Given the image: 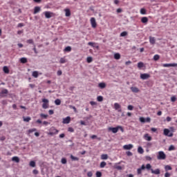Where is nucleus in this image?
I'll list each match as a JSON object with an SVG mask.
<instances>
[{"instance_id": "nucleus-20", "label": "nucleus", "mask_w": 177, "mask_h": 177, "mask_svg": "<svg viewBox=\"0 0 177 177\" xmlns=\"http://www.w3.org/2000/svg\"><path fill=\"white\" fill-rule=\"evenodd\" d=\"M12 161H15V162H20V159L17 156H14L12 158Z\"/></svg>"}, {"instance_id": "nucleus-44", "label": "nucleus", "mask_w": 177, "mask_h": 177, "mask_svg": "<svg viewBox=\"0 0 177 177\" xmlns=\"http://www.w3.org/2000/svg\"><path fill=\"white\" fill-rule=\"evenodd\" d=\"M29 165L32 167H35V162L34 160L30 161Z\"/></svg>"}, {"instance_id": "nucleus-60", "label": "nucleus", "mask_w": 177, "mask_h": 177, "mask_svg": "<svg viewBox=\"0 0 177 177\" xmlns=\"http://www.w3.org/2000/svg\"><path fill=\"white\" fill-rule=\"evenodd\" d=\"M90 104H91V106H96L97 103L94 101H91Z\"/></svg>"}, {"instance_id": "nucleus-22", "label": "nucleus", "mask_w": 177, "mask_h": 177, "mask_svg": "<svg viewBox=\"0 0 177 177\" xmlns=\"http://www.w3.org/2000/svg\"><path fill=\"white\" fill-rule=\"evenodd\" d=\"M3 71L5 74H9V68L8 66H3Z\"/></svg>"}, {"instance_id": "nucleus-25", "label": "nucleus", "mask_w": 177, "mask_h": 177, "mask_svg": "<svg viewBox=\"0 0 177 177\" xmlns=\"http://www.w3.org/2000/svg\"><path fill=\"white\" fill-rule=\"evenodd\" d=\"M138 152L140 153V154H143V153H145V150H143V148H142V147H139L138 148Z\"/></svg>"}, {"instance_id": "nucleus-47", "label": "nucleus", "mask_w": 177, "mask_h": 177, "mask_svg": "<svg viewBox=\"0 0 177 177\" xmlns=\"http://www.w3.org/2000/svg\"><path fill=\"white\" fill-rule=\"evenodd\" d=\"M172 150H175V147L174 145H170L169 147V151H172Z\"/></svg>"}, {"instance_id": "nucleus-57", "label": "nucleus", "mask_w": 177, "mask_h": 177, "mask_svg": "<svg viewBox=\"0 0 177 177\" xmlns=\"http://www.w3.org/2000/svg\"><path fill=\"white\" fill-rule=\"evenodd\" d=\"M93 175V174L92 173V171H88L87 173V176H88V177H92Z\"/></svg>"}, {"instance_id": "nucleus-32", "label": "nucleus", "mask_w": 177, "mask_h": 177, "mask_svg": "<svg viewBox=\"0 0 177 177\" xmlns=\"http://www.w3.org/2000/svg\"><path fill=\"white\" fill-rule=\"evenodd\" d=\"M115 169H118V171H121V169H122V166H120L119 165H115Z\"/></svg>"}, {"instance_id": "nucleus-24", "label": "nucleus", "mask_w": 177, "mask_h": 177, "mask_svg": "<svg viewBox=\"0 0 177 177\" xmlns=\"http://www.w3.org/2000/svg\"><path fill=\"white\" fill-rule=\"evenodd\" d=\"M71 159L72 160V161H79L80 158L78 157H75L73 155H71Z\"/></svg>"}, {"instance_id": "nucleus-7", "label": "nucleus", "mask_w": 177, "mask_h": 177, "mask_svg": "<svg viewBox=\"0 0 177 177\" xmlns=\"http://www.w3.org/2000/svg\"><path fill=\"white\" fill-rule=\"evenodd\" d=\"M44 13L46 19H50V17H53V16H55V14L53 12L49 11H46Z\"/></svg>"}, {"instance_id": "nucleus-13", "label": "nucleus", "mask_w": 177, "mask_h": 177, "mask_svg": "<svg viewBox=\"0 0 177 177\" xmlns=\"http://www.w3.org/2000/svg\"><path fill=\"white\" fill-rule=\"evenodd\" d=\"M39 12H41V7L39 6L35 7L33 15H37V13H39Z\"/></svg>"}, {"instance_id": "nucleus-11", "label": "nucleus", "mask_w": 177, "mask_h": 177, "mask_svg": "<svg viewBox=\"0 0 177 177\" xmlns=\"http://www.w3.org/2000/svg\"><path fill=\"white\" fill-rule=\"evenodd\" d=\"M151 174H154V175H160V169H156L153 170V169H151Z\"/></svg>"}, {"instance_id": "nucleus-48", "label": "nucleus", "mask_w": 177, "mask_h": 177, "mask_svg": "<svg viewBox=\"0 0 177 177\" xmlns=\"http://www.w3.org/2000/svg\"><path fill=\"white\" fill-rule=\"evenodd\" d=\"M61 162H62V164H67V159L63 158L62 159V160H61Z\"/></svg>"}, {"instance_id": "nucleus-63", "label": "nucleus", "mask_w": 177, "mask_h": 177, "mask_svg": "<svg viewBox=\"0 0 177 177\" xmlns=\"http://www.w3.org/2000/svg\"><path fill=\"white\" fill-rule=\"evenodd\" d=\"M54 113H55V112H54L53 110H52V109H50V110L48 111V113L50 114V115H53Z\"/></svg>"}, {"instance_id": "nucleus-17", "label": "nucleus", "mask_w": 177, "mask_h": 177, "mask_svg": "<svg viewBox=\"0 0 177 177\" xmlns=\"http://www.w3.org/2000/svg\"><path fill=\"white\" fill-rule=\"evenodd\" d=\"M149 42L151 45H154V44H156V38L150 36L149 37Z\"/></svg>"}, {"instance_id": "nucleus-10", "label": "nucleus", "mask_w": 177, "mask_h": 177, "mask_svg": "<svg viewBox=\"0 0 177 177\" xmlns=\"http://www.w3.org/2000/svg\"><path fill=\"white\" fill-rule=\"evenodd\" d=\"M64 12H65V16L66 17H70L71 16V11H70V9L68 8L64 9Z\"/></svg>"}, {"instance_id": "nucleus-37", "label": "nucleus", "mask_w": 177, "mask_h": 177, "mask_svg": "<svg viewBox=\"0 0 177 177\" xmlns=\"http://www.w3.org/2000/svg\"><path fill=\"white\" fill-rule=\"evenodd\" d=\"M165 169L166 171H171L172 169V167L171 166H169V165H166L165 167Z\"/></svg>"}, {"instance_id": "nucleus-49", "label": "nucleus", "mask_w": 177, "mask_h": 177, "mask_svg": "<svg viewBox=\"0 0 177 177\" xmlns=\"http://www.w3.org/2000/svg\"><path fill=\"white\" fill-rule=\"evenodd\" d=\"M32 50L36 55L38 54V51L37 50V47H36L35 44H34Z\"/></svg>"}, {"instance_id": "nucleus-55", "label": "nucleus", "mask_w": 177, "mask_h": 177, "mask_svg": "<svg viewBox=\"0 0 177 177\" xmlns=\"http://www.w3.org/2000/svg\"><path fill=\"white\" fill-rule=\"evenodd\" d=\"M166 120L167 121V122H171V121H172V118H171V117L169 116H167Z\"/></svg>"}, {"instance_id": "nucleus-4", "label": "nucleus", "mask_w": 177, "mask_h": 177, "mask_svg": "<svg viewBox=\"0 0 177 177\" xmlns=\"http://www.w3.org/2000/svg\"><path fill=\"white\" fill-rule=\"evenodd\" d=\"M43 104L42 107L44 109H49V100L44 98L42 99Z\"/></svg>"}, {"instance_id": "nucleus-28", "label": "nucleus", "mask_w": 177, "mask_h": 177, "mask_svg": "<svg viewBox=\"0 0 177 177\" xmlns=\"http://www.w3.org/2000/svg\"><path fill=\"white\" fill-rule=\"evenodd\" d=\"M109 158V155L102 154L101 155V160H107Z\"/></svg>"}, {"instance_id": "nucleus-34", "label": "nucleus", "mask_w": 177, "mask_h": 177, "mask_svg": "<svg viewBox=\"0 0 177 177\" xmlns=\"http://www.w3.org/2000/svg\"><path fill=\"white\" fill-rule=\"evenodd\" d=\"M106 165H107V163H106V162H101L100 167V168H104V167H106Z\"/></svg>"}, {"instance_id": "nucleus-26", "label": "nucleus", "mask_w": 177, "mask_h": 177, "mask_svg": "<svg viewBox=\"0 0 177 177\" xmlns=\"http://www.w3.org/2000/svg\"><path fill=\"white\" fill-rule=\"evenodd\" d=\"M55 104L57 105V106H60V104H62V100H60V99H56L55 100Z\"/></svg>"}, {"instance_id": "nucleus-31", "label": "nucleus", "mask_w": 177, "mask_h": 177, "mask_svg": "<svg viewBox=\"0 0 177 177\" xmlns=\"http://www.w3.org/2000/svg\"><path fill=\"white\" fill-rule=\"evenodd\" d=\"M114 107H115V110H118V109H121V105H120V104H118V103H115Z\"/></svg>"}, {"instance_id": "nucleus-42", "label": "nucleus", "mask_w": 177, "mask_h": 177, "mask_svg": "<svg viewBox=\"0 0 177 177\" xmlns=\"http://www.w3.org/2000/svg\"><path fill=\"white\" fill-rule=\"evenodd\" d=\"M140 12L141 15H146V9L141 8Z\"/></svg>"}, {"instance_id": "nucleus-53", "label": "nucleus", "mask_w": 177, "mask_h": 177, "mask_svg": "<svg viewBox=\"0 0 177 177\" xmlns=\"http://www.w3.org/2000/svg\"><path fill=\"white\" fill-rule=\"evenodd\" d=\"M145 160H147V161H151L152 158L151 157L147 156H145Z\"/></svg>"}, {"instance_id": "nucleus-14", "label": "nucleus", "mask_w": 177, "mask_h": 177, "mask_svg": "<svg viewBox=\"0 0 177 177\" xmlns=\"http://www.w3.org/2000/svg\"><path fill=\"white\" fill-rule=\"evenodd\" d=\"M149 21V18L147 17H143L141 18V22L143 23V24H147Z\"/></svg>"}, {"instance_id": "nucleus-3", "label": "nucleus", "mask_w": 177, "mask_h": 177, "mask_svg": "<svg viewBox=\"0 0 177 177\" xmlns=\"http://www.w3.org/2000/svg\"><path fill=\"white\" fill-rule=\"evenodd\" d=\"M59 133V130L56 129V128L52 127L50 129V131L48 133V135H50V136H53V135H57Z\"/></svg>"}, {"instance_id": "nucleus-2", "label": "nucleus", "mask_w": 177, "mask_h": 177, "mask_svg": "<svg viewBox=\"0 0 177 177\" xmlns=\"http://www.w3.org/2000/svg\"><path fill=\"white\" fill-rule=\"evenodd\" d=\"M157 158L158 160H165V158H167V155L164 151H160L158 152Z\"/></svg>"}, {"instance_id": "nucleus-58", "label": "nucleus", "mask_w": 177, "mask_h": 177, "mask_svg": "<svg viewBox=\"0 0 177 177\" xmlns=\"http://www.w3.org/2000/svg\"><path fill=\"white\" fill-rule=\"evenodd\" d=\"M68 132H74V129L73 127H68Z\"/></svg>"}, {"instance_id": "nucleus-43", "label": "nucleus", "mask_w": 177, "mask_h": 177, "mask_svg": "<svg viewBox=\"0 0 177 177\" xmlns=\"http://www.w3.org/2000/svg\"><path fill=\"white\" fill-rule=\"evenodd\" d=\"M40 117H41V118H44V120H46V118H48V115H45L44 113H41L40 114Z\"/></svg>"}, {"instance_id": "nucleus-40", "label": "nucleus", "mask_w": 177, "mask_h": 177, "mask_svg": "<svg viewBox=\"0 0 177 177\" xmlns=\"http://www.w3.org/2000/svg\"><path fill=\"white\" fill-rule=\"evenodd\" d=\"M128 35V32L124 31L120 34V37H127Z\"/></svg>"}, {"instance_id": "nucleus-33", "label": "nucleus", "mask_w": 177, "mask_h": 177, "mask_svg": "<svg viewBox=\"0 0 177 177\" xmlns=\"http://www.w3.org/2000/svg\"><path fill=\"white\" fill-rule=\"evenodd\" d=\"M20 62H21V63H23V64L27 63V58H26V57L21 58Z\"/></svg>"}, {"instance_id": "nucleus-45", "label": "nucleus", "mask_w": 177, "mask_h": 177, "mask_svg": "<svg viewBox=\"0 0 177 177\" xmlns=\"http://www.w3.org/2000/svg\"><path fill=\"white\" fill-rule=\"evenodd\" d=\"M145 168L149 171V169H151V165L150 164H147Z\"/></svg>"}, {"instance_id": "nucleus-30", "label": "nucleus", "mask_w": 177, "mask_h": 177, "mask_svg": "<svg viewBox=\"0 0 177 177\" xmlns=\"http://www.w3.org/2000/svg\"><path fill=\"white\" fill-rule=\"evenodd\" d=\"M24 121L25 122H30V121H31V118L30 117H24Z\"/></svg>"}, {"instance_id": "nucleus-29", "label": "nucleus", "mask_w": 177, "mask_h": 177, "mask_svg": "<svg viewBox=\"0 0 177 177\" xmlns=\"http://www.w3.org/2000/svg\"><path fill=\"white\" fill-rule=\"evenodd\" d=\"M26 42H27L28 44H29L30 45H33V46H34V45H35V44H34V40H33L32 39H28V40L26 41Z\"/></svg>"}, {"instance_id": "nucleus-15", "label": "nucleus", "mask_w": 177, "mask_h": 177, "mask_svg": "<svg viewBox=\"0 0 177 177\" xmlns=\"http://www.w3.org/2000/svg\"><path fill=\"white\" fill-rule=\"evenodd\" d=\"M71 121V118H70V116H68L63 120L64 124H70Z\"/></svg>"}, {"instance_id": "nucleus-54", "label": "nucleus", "mask_w": 177, "mask_h": 177, "mask_svg": "<svg viewBox=\"0 0 177 177\" xmlns=\"http://www.w3.org/2000/svg\"><path fill=\"white\" fill-rule=\"evenodd\" d=\"M140 122H146V119H145L143 117H141L140 118Z\"/></svg>"}, {"instance_id": "nucleus-59", "label": "nucleus", "mask_w": 177, "mask_h": 177, "mask_svg": "<svg viewBox=\"0 0 177 177\" xmlns=\"http://www.w3.org/2000/svg\"><path fill=\"white\" fill-rule=\"evenodd\" d=\"M6 139V137H5V136L0 137V140H1V142H3V140H5Z\"/></svg>"}, {"instance_id": "nucleus-16", "label": "nucleus", "mask_w": 177, "mask_h": 177, "mask_svg": "<svg viewBox=\"0 0 177 177\" xmlns=\"http://www.w3.org/2000/svg\"><path fill=\"white\" fill-rule=\"evenodd\" d=\"M144 139L148 142H150L151 140V136H149V133H146L144 135Z\"/></svg>"}, {"instance_id": "nucleus-21", "label": "nucleus", "mask_w": 177, "mask_h": 177, "mask_svg": "<svg viewBox=\"0 0 177 177\" xmlns=\"http://www.w3.org/2000/svg\"><path fill=\"white\" fill-rule=\"evenodd\" d=\"M59 63L61 64H64V63H67V59H66V57H62L59 60Z\"/></svg>"}, {"instance_id": "nucleus-41", "label": "nucleus", "mask_w": 177, "mask_h": 177, "mask_svg": "<svg viewBox=\"0 0 177 177\" xmlns=\"http://www.w3.org/2000/svg\"><path fill=\"white\" fill-rule=\"evenodd\" d=\"M65 52H71V46H67L64 49Z\"/></svg>"}, {"instance_id": "nucleus-9", "label": "nucleus", "mask_w": 177, "mask_h": 177, "mask_svg": "<svg viewBox=\"0 0 177 177\" xmlns=\"http://www.w3.org/2000/svg\"><path fill=\"white\" fill-rule=\"evenodd\" d=\"M141 80H147V78H150V75L147 73H143L140 75Z\"/></svg>"}, {"instance_id": "nucleus-1", "label": "nucleus", "mask_w": 177, "mask_h": 177, "mask_svg": "<svg viewBox=\"0 0 177 177\" xmlns=\"http://www.w3.org/2000/svg\"><path fill=\"white\" fill-rule=\"evenodd\" d=\"M119 129L121 131V132H124V128H122V126H118L116 127H109L108 128L109 132H112L113 133H117V132H118Z\"/></svg>"}, {"instance_id": "nucleus-19", "label": "nucleus", "mask_w": 177, "mask_h": 177, "mask_svg": "<svg viewBox=\"0 0 177 177\" xmlns=\"http://www.w3.org/2000/svg\"><path fill=\"white\" fill-rule=\"evenodd\" d=\"M98 86H99V88H100L101 89H104V88H106V83H104V82H101V83L98 84Z\"/></svg>"}, {"instance_id": "nucleus-56", "label": "nucleus", "mask_w": 177, "mask_h": 177, "mask_svg": "<svg viewBox=\"0 0 177 177\" xmlns=\"http://www.w3.org/2000/svg\"><path fill=\"white\" fill-rule=\"evenodd\" d=\"M127 109H128V110L132 111V110H133V106H132V105H129V106H127Z\"/></svg>"}, {"instance_id": "nucleus-62", "label": "nucleus", "mask_w": 177, "mask_h": 177, "mask_svg": "<svg viewBox=\"0 0 177 177\" xmlns=\"http://www.w3.org/2000/svg\"><path fill=\"white\" fill-rule=\"evenodd\" d=\"M32 174H34V175H38V170L34 169V170L32 171Z\"/></svg>"}, {"instance_id": "nucleus-6", "label": "nucleus", "mask_w": 177, "mask_h": 177, "mask_svg": "<svg viewBox=\"0 0 177 177\" xmlns=\"http://www.w3.org/2000/svg\"><path fill=\"white\" fill-rule=\"evenodd\" d=\"M90 22L93 28H96V27H97V24L96 23V19H95V17H91Z\"/></svg>"}, {"instance_id": "nucleus-8", "label": "nucleus", "mask_w": 177, "mask_h": 177, "mask_svg": "<svg viewBox=\"0 0 177 177\" xmlns=\"http://www.w3.org/2000/svg\"><path fill=\"white\" fill-rule=\"evenodd\" d=\"M124 150H131L133 149V145L132 144H129V145H125L123 146Z\"/></svg>"}, {"instance_id": "nucleus-52", "label": "nucleus", "mask_w": 177, "mask_h": 177, "mask_svg": "<svg viewBox=\"0 0 177 177\" xmlns=\"http://www.w3.org/2000/svg\"><path fill=\"white\" fill-rule=\"evenodd\" d=\"M96 177H102V172L97 171L96 172Z\"/></svg>"}, {"instance_id": "nucleus-18", "label": "nucleus", "mask_w": 177, "mask_h": 177, "mask_svg": "<svg viewBox=\"0 0 177 177\" xmlns=\"http://www.w3.org/2000/svg\"><path fill=\"white\" fill-rule=\"evenodd\" d=\"M131 91L133 92V93H138L139 92V88L137 87H131Z\"/></svg>"}, {"instance_id": "nucleus-5", "label": "nucleus", "mask_w": 177, "mask_h": 177, "mask_svg": "<svg viewBox=\"0 0 177 177\" xmlns=\"http://www.w3.org/2000/svg\"><path fill=\"white\" fill-rule=\"evenodd\" d=\"M163 134L165 136H169V138H172V136H174V133H171V131L168 129H165L163 130Z\"/></svg>"}, {"instance_id": "nucleus-51", "label": "nucleus", "mask_w": 177, "mask_h": 177, "mask_svg": "<svg viewBox=\"0 0 177 177\" xmlns=\"http://www.w3.org/2000/svg\"><path fill=\"white\" fill-rule=\"evenodd\" d=\"M142 169L141 168L138 169H137V174H138V175L142 174Z\"/></svg>"}, {"instance_id": "nucleus-12", "label": "nucleus", "mask_w": 177, "mask_h": 177, "mask_svg": "<svg viewBox=\"0 0 177 177\" xmlns=\"http://www.w3.org/2000/svg\"><path fill=\"white\" fill-rule=\"evenodd\" d=\"M163 67H177V64H164Z\"/></svg>"}, {"instance_id": "nucleus-61", "label": "nucleus", "mask_w": 177, "mask_h": 177, "mask_svg": "<svg viewBox=\"0 0 177 177\" xmlns=\"http://www.w3.org/2000/svg\"><path fill=\"white\" fill-rule=\"evenodd\" d=\"M165 177H171V174H169V172H166L165 174Z\"/></svg>"}, {"instance_id": "nucleus-38", "label": "nucleus", "mask_w": 177, "mask_h": 177, "mask_svg": "<svg viewBox=\"0 0 177 177\" xmlns=\"http://www.w3.org/2000/svg\"><path fill=\"white\" fill-rule=\"evenodd\" d=\"M97 102H103V96L99 95V96L97 97Z\"/></svg>"}, {"instance_id": "nucleus-23", "label": "nucleus", "mask_w": 177, "mask_h": 177, "mask_svg": "<svg viewBox=\"0 0 177 177\" xmlns=\"http://www.w3.org/2000/svg\"><path fill=\"white\" fill-rule=\"evenodd\" d=\"M114 59L116 60H120V59H121V55H120V53H115L114 55Z\"/></svg>"}, {"instance_id": "nucleus-27", "label": "nucleus", "mask_w": 177, "mask_h": 177, "mask_svg": "<svg viewBox=\"0 0 177 177\" xmlns=\"http://www.w3.org/2000/svg\"><path fill=\"white\" fill-rule=\"evenodd\" d=\"M32 77H34V78H38V71H33L32 73Z\"/></svg>"}, {"instance_id": "nucleus-46", "label": "nucleus", "mask_w": 177, "mask_h": 177, "mask_svg": "<svg viewBox=\"0 0 177 177\" xmlns=\"http://www.w3.org/2000/svg\"><path fill=\"white\" fill-rule=\"evenodd\" d=\"M37 131V129L34 128V129H30L28 130V133H32V132H35Z\"/></svg>"}, {"instance_id": "nucleus-35", "label": "nucleus", "mask_w": 177, "mask_h": 177, "mask_svg": "<svg viewBox=\"0 0 177 177\" xmlns=\"http://www.w3.org/2000/svg\"><path fill=\"white\" fill-rule=\"evenodd\" d=\"M144 66H145V64H143V62H138V68H142L144 67Z\"/></svg>"}, {"instance_id": "nucleus-39", "label": "nucleus", "mask_w": 177, "mask_h": 177, "mask_svg": "<svg viewBox=\"0 0 177 177\" xmlns=\"http://www.w3.org/2000/svg\"><path fill=\"white\" fill-rule=\"evenodd\" d=\"M93 60L92 57H88L86 59L87 63H92Z\"/></svg>"}, {"instance_id": "nucleus-36", "label": "nucleus", "mask_w": 177, "mask_h": 177, "mask_svg": "<svg viewBox=\"0 0 177 177\" xmlns=\"http://www.w3.org/2000/svg\"><path fill=\"white\" fill-rule=\"evenodd\" d=\"M153 60H155V62H157V60H160V55H155L153 56Z\"/></svg>"}, {"instance_id": "nucleus-50", "label": "nucleus", "mask_w": 177, "mask_h": 177, "mask_svg": "<svg viewBox=\"0 0 177 177\" xmlns=\"http://www.w3.org/2000/svg\"><path fill=\"white\" fill-rule=\"evenodd\" d=\"M171 102H173V103L175 102H176V97L172 96V97H171Z\"/></svg>"}, {"instance_id": "nucleus-64", "label": "nucleus", "mask_w": 177, "mask_h": 177, "mask_svg": "<svg viewBox=\"0 0 177 177\" xmlns=\"http://www.w3.org/2000/svg\"><path fill=\"white\" fill-rule=\"evenodd\" d=\"M151 121V119L150 118H147L145 119V122H150Z\"/></svg>"}]
</instances>
